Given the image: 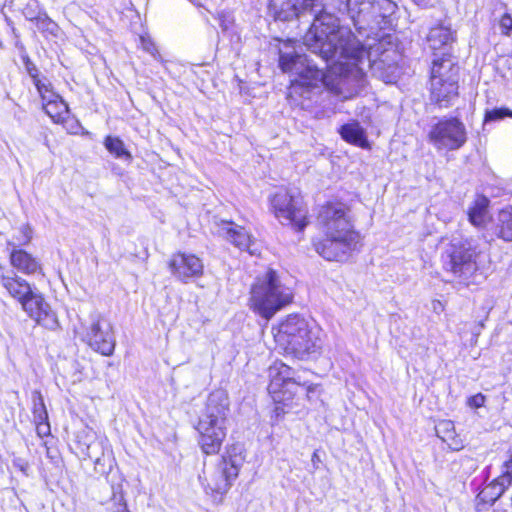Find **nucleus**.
<instances>
[{"label": "nucleus", "instance_id": "obj_3", "mask_svg": "<svg viewBox=\"0 0 512 512\" xmlns=\"http://www.w3.org/2000/svg\"><path fill=\"white\" fill-rule=\"evenodd\" d=\"M322 329L303 314L289 313L271 327L275 348L298 361L317 359L323 352Z\"/></svg>", "mask_w": 512, "mask_h": 512}, {"label": "nucleus", "instance_id": "obj_44", "mask_svg": "<svg viewBox=\"0 0 512 512\" xmlns=\"http://www.w3.org/2000/svg\"><path fill=\"white\" fill-rule=\"evenodd\" d=\"M28 17H35V14H33V13H28V14H26V19H27V20H28Z\"/></svg>", "mask_w": 512, "mask_h": 512}, {"label": "nucleus", "instance_id": "obj_1", "mask_svg": "<svg viewBox=\"0 0 512 512\" xmlns=\"http://www.w3.org/2000/svg\"><path fill=\"white\" fill-rule=\"evenodd\" d=\"M317 228L311 246L325 261L346 263L364 246V237L354 225L350 207L341 200H328L320 206Z\"/></svg>", "mask_w": 512, "mask_h": 512}, {"label": "nucleus", "instance_id": "obj_12", "mask_svg": "<svg viewBox=\"0 0 512 512\" xmlns=\"http://www.w3.org/2000/svg\"><path fill=\"white\" fill-rule=\"evenodd\" d=\"M19 236H16V241L8 240L6 242L9 248L8 261L11 270L16 273H21L26 276H45V270L41 260L33 253L26 250L34 237V230L28 223L18 227Z\"/></svg>", "mask_w": 512, "mask_h": 512}, {"label": "nucleus", "instance_id": "obj_26", "mask_svg": "<svg viewBox=\"0 0 512 512\" xmlns=\"http://www.w3.org/2000/svg\"><path fill=\"white\" fill-rule=\"evenodd\" d=\"M104 146L115 158L132 160V154L126 149L124 142L119 137L106 136L104 138Z\"/></svg>", "mask_w": 512, "mask_h": 512}, {"label": "nucleus", "instance_id": "obj_40", "mask_svg": "<svg viewBox=\"0 0 512 512\" xmlns=\"http://www.w3.org/2000/svg\"><path fill=\"white\" fill-rule=\"evenodd\" d=\"M34 424H35L36 433L40 438H44V437H47L50 435L51 429H50V424H49L48 418L43 421L35 420Z\"/></svg>", "mask_w": 512, "mask_h": 512}, {"label": "nucleus", "instance_id": "obj_43", "mask_svg": "<svg viewBox=\"0 0 512 512\" xmlns=\"http://www.w3.org/2000/svg\"><path fill=\"white\" fill-rule=\"evenodd\" d=\"M45 145L47 146V148H48L51 152H53V150H54V149L56 148V146H57L56 144H52V143H50L47 139L45 140Z\"/></svg>", "mask_w": 512, "mask_h": 512}, {"label": "nucleus", "instance_id": "obj_19", "mask_svg": "<svg viewBox=\"0 0 512 512\" xmlns=\"http://www.w3.org/2000/svg\"><path fill=\"white\" fill-rule=\"evenodd\" d=\"M508 488L498 478H494L490 482L484 484L477 493L474 500V508L476 512H486L495 502L506 492Z\"/></svg>", "mask_w": 512, "mask_h": 512}, {"label": "nucleus", "instance_id": "obj_23", "mask_svg": "<svg viewBox=\"0 0 512 512\" xmlns=\"http://www.w3.org/2000/svg\"><path fill=\"white\" fill-rule=\"evenodd\" d=\"M489 207V199L483 194L477 195L467 210L468 221L474 227H485L490 219Z\"/></svg>", "mask_w": 512, "mask_h": 512}, {"label": "nucleus", "instance_id": "obj_21", "mask_svg": "<svg viewBox=\"0 0 512 512\" xmlns=\"http://www.w3.org/2000/svg\"><path fill=\"white\" fill-rule=\"evenodd\" d=\"M436 436L447 445L451 451L458 452L464 449L465 439L456 431L452 420L441 419L435 425Z\"/></svg>", "mask_w": 512, "mask_h": 512}, {"label": "nucleus", "instance_id": "obj_32", "mask_svg": "<svg viewBox=\"0 0 512 512\" xmlns=\"http://www.w3.org/2000/svg\"><path fill=\"white\" fill-rule=\"evenodd\" d=\"M140 48L154 57L159 56L156 43L149 34H142L139 37Z\"/></svg>", "mask_w": 512, "mask_h": 512}, {"label": "nucleus", "instance_id": "obj_28", "mask_svg": "<svg viewBox=\"0 0 512 512\" xmlns=\"http://www.w3.org/2000/svg\"><path fill=\"white\" fill-rule=\"evenodd\" d=\"M55 124L62 125L65 131L70 135L84 134V128L81 122L70 113V109L60 117V120L56 121Z\"/></svg>", "mask_w": 512, "mask_h": 512}, {"label": "nucleus", "instance_id": "obj_4", "mask_svg": "<svg viewBox=\"0 0 512 512\" xmlns=\"http://www.w3.org/2000/svg\"><path fill=\"white\" fill-rule=\"evenodd\" d=\"M0 286L5 295L20 305L36 326L56 330L60 322L45 295L16 271L0 265Z\"/></svg>", "mask_w": 512, "mask_h": 512}, {"label": "nucleus", "instance_id": "obj_48", "mask_svg": "<svg viewBox=\"0 0 512 512\" xmlns=\"http://www.w3.org/2000/svg\"><path fill=\"white\" fill-rule=\"evenodd\" d=\"M503 512H506V511H503Z\"/></svg>", "mask_w": 512, "mask_h": 512}, {"label": "nucleus", "instance_id": "obj_9", "mask_svg": "<svg viewBox=\"0 0 512 512\" xmlns=\"http://www.w3.org/2000/svg\"><path fill=\"white\" fill-rule=\"evenodd\" d=\"M244 461L243 448L239 443L226 445L224 453L216 464V470L211 479H205L202 486L205 494L215 504H222L228 491L240 474Z\"/></svg>", "mask_w": 512, "mask_h": 512}, {"label": "nucleus", "instance_id": "obj_13", "mask_svg": "<svg viewBox=\"0 0 512 512\" xmlns=\"http://www.w3.org/2000/svg\"><path fill=\"white\" fill-rule=\"evenodd\" d=\"M72 452L82 459H92L94 470L100 475H107L115 464V457L110 445L95 441V433L85 427L75 433L71 444Z\"/></svg>", "mask_w": 512, "mask_h": 512}, {"label": "nucleus", "instance_id": "obj_2", "mask_svg": "<svg viewBox=\"0 0 512 512\" xmlns=\"http://www.w3.org/2000/svg\"><path fill=\"white\" fill-rule=\"evenodd\" d=\"M306 37L308 44L325 60L333 58L340 50V56L360 72L359 66L364 61L372 65L371 47L364 45L351 32L343 34L332 14L317 15Z\"/></svg>", "mask_w": 512, "mask_h": 512}, {"label": "nucleus", "instance_id": "obj_10", "mask_svg": "<svg viewBox=\"0 0 512 512\" xmlns=\"http://www.w3.org/2000/svg\"><path fill=\"white\" fill-rule=\"evenodd\" d=\"M269 211L280 222H284L297 233H304L310 225L309 210L303 197L288 187H280L268 198Z\"/></svg>", "mask_w": 512, "mask_h": 512}, {"label": "nucleus", "instance_id": "obj_25", "mask_svg": "<svg viewBox=\"0 0 512 512\" xmlns=\"http://www.w3.org/2000/svg\"><path fill=\"white\" fill-rule=\"evenodd\" d=\"M269 10L275 20L291 21L298 19L292 0H270Z\"/></svg>", "mask_w": 512, "mask_h": 512}, {"label": "nucleus", "instance_id": "obj_18", "mask_svg": "<svg viewBox=\"0 0 512 512\" xmlns=\"http://www.w3.org/2000/svg\"><path fill=\"white\" fill-rule=\"evenodd\" d=\"M41 99V107L53 123L60 120V117L69 110L68 104L59 93L56 92L53 84H49L37 91Z\"/></svg>", "mask_w": 512, "mask_h": 512}, {"label": "nucleus", "instance_id": "obj_35", "mask_svg": "<svg viewBox=\"0 0 512 512\" xmlns=\"http://www.w3.org/2000/svg\"><path fill=\"white\" fill-rule=\"evenodd\" d=\"M321 80L325 87L329 89L331 92L335 94L341 93V87L338 82H334L333 73L330 68L327 69L326 72L322 74Z\"/></svg>", "mask_w": 512, "mask_h": 512}, {"label": "nucleus", "instance_id": "obj_14", "mask_svg": "<svg viewBox=\"0 0 512 512\" xmlns=\"http://www.w3.org/2000/svg\"><path fill=\"white\" fill-rule=\"evenodd\" d=\"M427 140L437 150L456 151L467 143L468 132L459 117L445 116L432 124L427 133Z\"/></svg>", "mask_w": 512, "mask_h": 512}, {"label": "nucleus", "instance_id": "obj_42", "mask_svg": "<svg viewBox=\"0 0 512 512\" xmlns=\"http://www.w3.org/2000/svg\"><path fill=\"white\" fill-rule=\"evenodd\" d=\"M411 1L420 7L427 8V7L431 6L432 0H411Z\"/></svg>", "mask_w": 512, "mask_h": 512}, {"label": "nucleus", "instance_id": "obj_24", "mask_svg": "<svg viewBox=\"0 0 512 512\" xmlns=\"http://www.w3.org/2000/svg\"><path fill=\"white\" fill-rule=\"evenodd\" d=\"M493 229L497 239L512 242V205L505 206L498 211Z\"/></svg>", "mask_w": 512, "mask_h": 512}, {"label": "nucleus", "instance_id": "obj_5", "mask_svg": "<svg viewBox=\"0 0 512 512\" xmlns=\"http://www.w3.org/2000/svg\"><path fill=\"white\" fill-rule=\"evenodd\" d=\"M294 372L292 366L280 359L272 362L267 369L266 391L272 402L270 412L272 425L279 424L293 407L299 405V389L305 390L307 395L315 390L314 383L297 380L293 377Z\"/></svg>", "mask_w": 512, "mask_h": 512}, {"label": "nucleus", "instance_id": "obj_8", "mask_svg": "<svg viewBox=\"0 0 512 512\" xmlns=\"http://www.w3.org/2000/svg\"><path fill=\"white\" fill-rule=\"evenodd\" d=\"M461 67L451 51L432 58L428 70L430 104L438 109L451 107L460 96Z\"/></svg>", "mask_w": 512, "mask_h": 512}, {"label": "nucleus", "instance_id": "obj_27", "mask_svg": "<svg viewBox=\"0 0 512 512\" xmlns=\"http://www.w3.org/2000/svg\"><path fill=\"white\" fill-rule=\"evenodd\" d=\"M23 61L25 64V68L29 76L31 77L33 84L36 88V90H40L43 87L51 84L49 79L45 76H42L37 66L31 61L29 56H24Z\"/></svg>", "mask_w": 512, "mask_h": 512}, {"label": "nucleus", "instance_id": "obj_29", "mask_svg": "<svg viewBox=\"0 0 512 512\" xmlns=\"http://www.w3.org/2000/svg\"><path fill=\"white\" fill-rule=\"evenodd\" d=\"M28 21L34 23L42 32L49 31L57 27V24L43 10L35 13V17H28Z\"/></svg>", "mask_w": 512, "mask_h": 512}, {"label": "nucleus", "instance_id": "obj_11", "mask_svg": "<svg viewBox=\"0 0 512 512\" xmlns=\"http://www.w3.org/2000/svg\"><path fill=\"white\" fill-rule=\"evenodd\" d=\"M480 252L468 240L450 241L440 256L442 269L458 278H468L479 270Z\"/></svg>", "mask_w": 512, "mask_h": 512}, {"label": "nucleus", "instance_id": "obj_20", "mask_svg": "<svg viewBox=\"0 0 512 512\" xmlns=\"http://www.w3.org/2000/svg\"><path fill=\"white\" fill-rule=\"evenodd\" d=\"M426 40L432 52V58H435L445 51L453 53L450 46L456 42V35L450 28L439 24L430 28Z\"/></svg>", "mask_w": 512, "mask_h": 512}, {"label": "nucleus", "instance_id": "obj_45", "mask_svg": "<svg viewBox=\"0 0 512 512\" xmlns=\"http://www.w3.org/2000/svg\"><path fill=\"white\" fill-rule=\"evenodd\" d=\"M28 17H35V14H33V13H28V14H26V19H27V20H28Z\"/></svg>", "mask_w": 512, "mask_h": 512}, {"label": "nucleus", "instance_id": "obj_34", "mask_svg": "<svg viewBox=\"0 0 512 512\" xmlns=\"http://www.w3.org/2000/svg\"><path fill=\"white\" fill-rule=\"evenodd\" d=\"M498 478L507 488L512 486V455L503 463V469Z\"/></svg>", "mask_w": 512, "mask_h": 512}, {"label": "nucleus", "instance_id": "obj_36", "mask_svg": "<svg viewBox=\"0 0 512 512\" xmlns=\"http://www.w3.org/2000/svg\"><path fill=\"white\" fill-rule=\"evenodd\" d=\"M500 32L504 36H510L512 33V16L509 13H503L498 20Z\"/></svg>", "mask_w": 512, "mask_h": 512}, {"label": "nucleus", "instance_id": "obj_22", "mask_svg": "<svg viewBox=\"0 0 512 512\" xmlns=\"http://www.w3.org/2000/svg\"><path fill=\"white\" fill-rule=\"evenodd\" d=\"M338 132L346 143L362 149H371L366 131L358 121L354 120L341 125Z\"/></svg>", "mask_w": 512, "mask_h": 512}, {"label": "nucleus", "instance_id": "obj_41", "mask_svg": "<svg viewBox=\"0 0 512 512\" xmlns=\"http://www.w3.org/2000/svg\"><path fill=\"white\" fill-rule=\"evenodd\" d=\"M295 60H296V56L282 55L280 57V61H279L282 71L283 72H291L292 66L295 63Z\"/></svg>", "mask_w": 512, "mask_h": 512}, {"label": "nucleus", "instance_id": "obj_37", "mask_svg": "<svg viewBox=\"0 0 512 512\" xmlns=\"http://www.w3.org/2000/svg\"><path fill=\"white\" fill-rule=\"evenodd\" d=\"M292 3L299 17L316 6V0H292Z\"/></svg>", "mask_w": 512, "mask_h": 512}, {"label": "nucleus", "instance_id": "obj_33", "mask_svg": "<svg viewBox=\"0 0 512 512\" xmlns=\"http://www.w3.org/2000/svg\"><path fill=\"white\" fill-rule=\"evenodd\" d=\"M33 419L35 420H46L48 413L40 393H38V402L34 403L32 408Z\"/></svg>", "mask_w": 512, "mask_h": 512}, {"label": "nucleus", "instance_id": "obj_30", "mask_svg": "<svg viewBox=\"0 0 512 512\" xmlns=\"http://www.w3.org/2000/svg\"><path fill=\"white\" fill-rule=\"evenodd\" d=\"M107 512H130L122 489L113 492Z\"/></svg>", "mask_w": 512, "mask_h": 512}, {"label": "nucleus", "instance_id": "obj_39", "mask_svg": "<svg viewBox=\"0 0 512 512\" xmlns=\"http://www.w3.org/2000/svg\"><path fill=\"white\" fill-rule=\"evenodd\" d=\"M486 396L482 393H476L467 398L466 404L472 409H478L485 405Z\"/></svg>", "mask_w": 512, "mask_h": 512}, {"label": "nucleus", "instance_id": "obj_6", "mask_svg": "<svg viewBox=\"0 0 512 512\" xmlns=\"http://www.w3.org/2000/svg\"><path fill=\"white\" fill-rule=\"evenodd\" d=\"M230 409L229 397L225 392H211L201 415L194 424L197 444L205 456L219 454L227 437V415Z\"/></svg>", "mask_w": 512, "mask_h": 512}, {"label": "nucleus", "instance_id": "obj_17", "mask_svg": "<svg viewBox=\"0 0 512 512\" xmlns=\"http://www.w3.org/2000/svg\"><path fill=\"white\" fill-rule=\"evenodd\" d=\"M221 225L228 240L241 251H246L252 256H260L261 251L256 247L252 235L243 227L236 225L231 220H222Z\"/></svg>", "mask_w": 512, "mask_h": 512}, {"label": "nucleus", "instance_id": "obj_31", "mask_svg": "<svg viewBox=\"0 0 512 512\" xmlns=\"http://www.w3.org/2000/svg\"><path fill=\"white\" fill-rule=\"evenodd\" d=\"M505 117L512 118V110L507 107H499L493 108L491 110H487L484 114V121H498L504 119Z\"/></svg>", "mask_w": 512, "mask_h": 512}, {"label": "nucleus", "instance_id": "obj_38", "mask_svg": "<svg viewBox=\"0 0 512 512\" xmlns=\"http://www.w3.org/2000/svg\"><path fill=\"white\" fill-rule=\"evenodd\" d=\"M315 86V83L306 82L303 80H294L291 82V88L294 90V92L299 94L306 91L310 92Z\"/></svg>", "mask_w": 512, "mask_h": 512}, {"label": "nucleus", "instance_id": "obj_16", "mask_svg": "<svg viewBox=\"0 0 512 512\" xmlns=\"http://www.w3.org/2000/svg\"><path fill=\"white\" fill-rule=\"evenodd\" d=\"M166 268L177 281L187 284L205 275L204 260L197 254L183 250L174 251L166 261Z\"/></svg>", "mask_w": 512, "mask_h": 512}, {"label": "nucleus", "instance_id": "obj_47", "mask_svg": "<svg viewBox=\"0 0 512 512\" xmlns=\"http://www.w3.org/2000/svg\"><path fill=\"white\" fill-rule=\"evenodd\" d=\"M313 458H314V459H317V453H316V452H315V453H313Z\"/></svg>", "mask_w": 512, "mask_h": 512}, {"label": "nucleus", "instance_id": "obj_46", "mask_svg": "<svg viewBox=\"0 0 512 512\" xmlns=\"http://www.w3.org/2000/svg\"><path fill=\"white\" fill-rule=\"evenodd\" d=\"M313 458H314V459H317V453H316V452H315V453H313Z\"/></svg>", "mask_w": 512, "mask_h": 512}, {"label": "nucleus", "instance_id": "obj_15", "mask_svg": "<svg viewBox=\"0 0 512 512\" xmlns=\"http://www.w3.org/2000/svg\"><path fill=\"white\" fill-rule=\"evenodd\" d=\"M80 340L102 356L114 354L116 340L113 326L102 314L92 316L90 324L83 327Z\"/></svg>", "mask_w": 512, "mask_h": 512}, {"label": "nucleus", "instance_id": "obj_7", "mask_svg": "<svg viewBox=\"0 0 512 512\" xmlns=\"http://www.w3.org/2000/svg\"><path fill=\"white\" fill-rule=\"evenodd\" d=\"M293 303V290L282 282L276 269L267 267L256 275L250 286L248 298V307L252 312L269 321Z\"/></svg>", "mask_w": 512, "mask_h": 512}]
</instances>
